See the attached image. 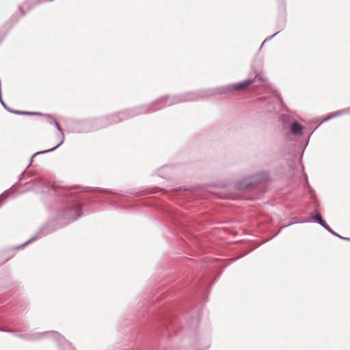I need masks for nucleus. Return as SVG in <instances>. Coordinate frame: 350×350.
<instances>
[{
  "label": "nucleus",
  "instance_id": "obj_1",
  "mask_svg": "<svg viewBox=\"0 0 350 350\" xmlns=\"http://www.w3.org/2000/svg\"><path fill=\"white\" fill-rule=\"evenodd\" d=\"M254 81L255 79H248L243 82L228 85L221 88V93L227 94L234 91L244 90Z\"/></svg>",
  "mask_w": 350,
  "mask_h": 350
},
{
  "label": "nucleus",
  "instance_id": "obj_2",
  "mask_svg": "<svg viewBox=\"0 0 350 350\" xmlns=\"http://www.w3.org/2000/svg\"><path fill=\"white\" fill-rule=\"evenodd\" d=\"M302 129L301 125L297 122L293 123L291 126V131L294 134H301Z\"/></svg>",
  "mask_w": 350,
  "mask_h": 350
},
{
  "label": "nucleus",
  "instance_id": "obj_3",
  "mask_svg": "<svg viewBox=\"0 0 350 350\" xmlns=\"http://www.w3.org/2000/svg\"><path fill=\"white\" fill-rule=\"evenodd\" d=\"M314 219L319 222L321 225L328 229V226H327L325 221L322 219L320 214L317 213L314 217Z\"/></svg>",
  "mask_w": 350,
  "mask_h": 350
},
{
  "label": "nucleus",
  "instance_id": "obj_4",
  "mask_svg": "<svg viewBox=\"0 0 350 350\" xmlns=\"http://www.w3.org/2000/svg\"><path fill=\"white\" fill-rule=\"evenodd\" d=\"M62 142H63V141L62 140V141H61L58 144H57V146H55L54 148H53L50 149L49 151L54 150L55 148H56L57 147H58V146H59Z\"/></svg>",
  "mask_w": 350,
  "mask_h": 350
},
{
  "label": "nucleus",
  "instance_id": "obj_5",
  "mask_svg": "<svg viewBox=\"0 0 350 350\" xmlns=\"http://www.w3.org/2000/svg\"><path fill=\"white\" fill-rule=\"evenodd\" d=\"M55 124L57 125V128H58L59 129H59V124H58L57 122H55Z\"/></svg>",
  "mask_w": 350,
  "mask_h": 350
}]
</instances>
